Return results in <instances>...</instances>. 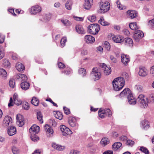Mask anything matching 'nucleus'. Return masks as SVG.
I'll use <instances>...</instances> for the list:
<instances>
[{"label": "nucleus", "instance_id": "13", "mask_svg": "<svg viewBox=\"0 0 154 154\" xmlns=\"http://www.w3.org/2000/svg\"><path fill=\"white\" fill-rule=\"evenodd\" d=\"M121 61L125 65H127L130 61V57L128 55L124 54L121 55Z\"/></svg>", "mask_w": 154, "mask_h": 154}, {"label": "nucleus", "instance_id": "51", "mask_svg": "<svg viewBox=\"0 0 154 154\" xmlns=\"http://www.w3.org/2000/svg\"><path fill=\"white\" fill-rule=\"evenodd\" d=\"M23 108L25 109L28 110L29 108V104L27 102H24L22 104Z\"/></svg>", "mask_w": 154, "mask_h": 154}, {"label": "nucleus", "instance_id": "7", "mask_svg": "<svg viewBox=\"0 0 154 154\" xmlns=\"http://www.w3.org/2000/svg\"><path fill=\"white\" fill-rule=\"evenodd\" d=\"M143 36L144 34L142 31L139 30H136L134 32V38L136 42H138Z\"/></svg>", "mask_w": 154, "mask_h": 154}, {"label": "nucleus", "instance_id": "9", "mask_svg": "<svg viewBox=\"0 0 154 154\" xmlns=\"http://www.w3.org/2000/svg\"><path fill=\"white\" fill-rule=\"evenodd\" d=\"M16 119V124L19 127H21L24 125V119L22 115L20 114L17 115Z\"/></svg>", "mask_w": 154, "mask_h": 154}, {"label": "nucleus", "instance_id": "53", "mask_svg": "<svg viewBox=\"0 0 154 154\" xmlns=\"http://www.w3.org/2000/svg\"><path fill=\"white\" fill-rule=\"evenodd\" d=\"M122 76L123 78H124L125 79L128 80L129 79L130 77L129 75L127 73L124 72L122 73Z\"/></svg>", "mask_w": 154, "mask_h": 154}, {"label": "nucleus", "instance_id": "60", "mask_svg": "<svg viewBox=\"0 0 154 154\" xmlns=\"http://www.w3.org/2000/svg\"><path fill=\"white\" fill-rule=\"evenodd\" d=\"M63 109L65 113L66 114H69L70 113V112L69 109L66 107H63Z\"/></svg>", "mask_w": 154, "mask_h": 154}, {"label": "nucleus", "instance_id": "36", "mask_svg": "<svg viewBox=\"0 0 154 154\" xmlns=\"http://www.w3.org/2000/svg\"><path fill=\"white\" fill-rule=\"evenodd\" d=\"M7 74L6 71L2 68H0V76L3 78L7 76Z\"/></svg>", "mask_w": 154, "mask_h": 154}, {"label": "nucleus", "instance_id": "11", "mask_svg": "<svg viewBox=\"0 0 154 154\" xmlns=\"http://www.w3.org/2000/svg\"><path fill=\"white\" fill-rule=\"evenodd\" d=\"M40 130L39 127L36 125H33L29 129V132L31 134H35L38 133Z\"/></svg>", "mask_w": 154, "mask_h": 154}, {"label": "nucleus", "instance_id": "22", "mask_svg": "<svg viewBox=\"0 0 154 154\" xmlns=\"http://www.w3.org/2000/svg\"><path fill=\"white\" fill-rule=\"evenodd\" d=\"M75 29L76 32L79 34H84L85 33V31L82 25H77L76 26Z\"/></svg>", "mask_w": 154, "mask_h": 154}, {"label": "nucleus", "instance_id": "50", "mask_svg": "<svg viewBox=\"0 0 154 154\" xmlns=\"http://www.w3.org/2000/svg\"><path fill=\"white\" fill-rule=\"evenodd\" d=\"M103 111L105 112L104 113L106 115L108 116H111L112 112L109 109H103Z\"/></svg>", "mask_w": 154, "mask_h": 154}, {"label": "nucleus", "instance_id": "45", "mask_svg": "<svg viewBox=\"0 0 154 154\" xmlns=\"http://www.w3.org/2000/svg\"><path fill=\"white\" fill-rule=\"evenodd\" d=\"M104 46L107 51H109L110 49V45L107 42H105L104 44Z\"/></svg>", "mask_w": 154, "mask_h": 154}, {"label": "nucleus", "instance_id": "32", "mask_svg": "<svg viewBox=\"0 0 154 154\" xmlns=\"http://www.w3.org/2000/svg\"><path fill=\"white\" fill-rule=\"evenodd\" d=\"M73 2L72 1L68 0L65 4V7L67 9L70 10L72 9Z\"/></svg>", "mask_w": 154, "mask_h": 154}, {"label": "nucleus", "instance_id": "2", "mask_svg": "<svg viewBox=\"0 0 154 154\" xmlns=\"http://www.w3.org/2000/svg\"><path fill=\"white\" fill-rule=\"evenodd\" d=\"M137 104L142 108H145L148 106V98L143 94H140L137 99Z\"/></svg>", "mask_w": 154, "mask_h": 154}, {"label": "nucleus", "instance_id": "37", "mask_svg": "<svg viewBox=\"0 0 154 154\" xmlns=\"http://www.w3.org/2000/svg\"><path fill=\"white\" fill-rule=\"evenodd\" d=\"M31 103L35 106H37L39 103L38 100L35 97H33L31 101Z\"/></svg>", "mask_w": 154, "mask_h": 154}, {"label": "nucleus", "instance_id": "58", "mask_svg": "<svg viewBox=\"0 0 154 154\" xmlns=\"http://www.w3.org/2000/svg\"><path fill=\"white\" fill-rule=\"evenodd\" d=\"M4 56V52L2 51V47L0 46V60L2 59Z\"/></svg>", "mask_w": 154, "mask_h": 154}, {"label": "nucleus", "instance_id": "57", "mask_svg": "<svg viewBox=\"0 0 154 154\" xmlns=\"http://www.w3.org/2000/svg\"><path fill=\"white\" fill-rule=\"evenodd\" d=\"M110 59L111 61L113 63H116L117 62L116 59L113 55H111L110 56Z\"/></svg>", "mask_w": 154, "mask_h": 154}, {"label": "nucleus", "instance_id": "62", "mask_svg": "<svg viewBox=\"0 0 154 154\" xmlns=\"http://www.w3.org/2000/svg\"><path fill=\"white\" fill-rule=\"evenodd\" d=\"M58 66L60 68H64L65 67V65L61 62H58Z\"/></svg>", "mask_w": 154, "mask_h": 154}, {"label": "nucleus", "instance_id": "44", "mask_svg": "<svg viewBox=\"0 0 154 154\" xmlns=\"http://www.w3.org/2000/svg\"><path fill=\"white\" fill-rule=\"evenodd\" d=\"M67 39L66 37H64L61 40L60 45L61 47L62 48L64 46L65 44V43L66 42Z\"/></svg>", "mask_w": 154, "mask_h": 154}, {"label": "nucleus", "instance_id": "52", "mask_svg": "<svg viewBox=\"0 0 154 154\" xmlns=\"http://www.w3.org/2000/svg\"><path fill=\"white\" fill-rule=\"evenodd\" d=\"M88 20L92 22H94L96 20V17L95 15L89 16L88 18Z\"/></svg>", "mask_w": 154, "mask_h": 154}, {"label": "nucleus", "instance_id": "31", "mask_svg": "<svg viewBox=\"0 0 154 154\" xmlns=\"http://www.w3.org/2000/svg\"><path fill=\"white\" fill-rule=\"evenodd\" d=\"M131 93V91L128 88H126L123 91L121 92L120 95L121 96L123 95H127L130 94Z\"/></svg>", "mask_w": 154, "mask_h": 154}, {"label": "nucleus", "instance_id": "47", "mask_svg": "<svg viewBox=\"0 0 154 154\" xmlns=\"http://www.w3.org/2000/svg\"><path fill=\"white\" fill-rule=\"evenodd\" d=\"M134 144V142L130 140H128L126 142V145L130 146H132Z\"/></svg>", "mask_w": 154, "mask_h": 154}, {"label": "nucleus", "instance_id": "48", "mask_svg": "<svg viewBox=\"0 0 154 154\" xmlns=\"http://www.w3.org/2000/svg\"><path fill=\"white\" fill-rule=\"evenodd\" d=\"M11 150L14 154H18L19 153V149L15 146H13L11 148Z\"/></svg>", "mask_w": 154, "mask_h": 154}, {"label": "nucleus", "instance_id": "10", "mask_svg": "<svg viewBox=\"0 0 154 154\" xmlns=\"http://www.w3.org/2000/svg\"><path fill=\"white\" fill-rule=\"evenodd\" d=\"M12 119L9 116H7L4 118L2 125L4 127H7L12 123Z\"/></svg>", "mask_w": 154, "mask_h": 154}, {"label": "nucleus", "instance_id": "42", "mask_svg": "<svg viewBox=\"0 0 154 154\" xmlns=\"http://www.w3.org/2000/svg\"><path fill=\"white\" fill-rule=\"evenodd\" d=\"M42 117V116L40 112H37V118L41 123H42L43 122Z\"/></svg>", "mask_w": 154, "mask_h": 154}, {"label": "nucleus", "instance_id": "63", "mask_svg": "<svg viewBox=\"0 0 154 154\" xmlns=\"http://www.w3.org/2000/svg\"><path fill=\"white\" fill-rule=\"evenodd\" d=\"M151 74L154 77V65L152 66L150 69Z\"/></svg>", "mask_w": 154, "mask_h": 154}, {"label": "nucleus", "instance_id": "56", "mask_svg": "<svg viewBox=\"0 0 154 154\" xmlns=\"http://www.w3.org/2000/svg\"><path fill=\"white\" fill-rule=\"evenodd\" d=\"M69 154H80V152L77 150L72 149L70 151Z\"/></svg>", "mask_w": 154, "mask_h": 154}, {"label": "nucleus", "instance_id": "14", "mask_svg": "<svg viewBox=\"0 0 154 154\" xmlns=\"http://www.w3.org/2000/svg\"><path fill=\"white\" fill-rule=\"evenodd\" d=\"M15 78L16 80L19 81H26L27 80V77L23 74H17L15 75Z\"/></svg>", "mask_w": 154, "mask_h": 154}, {"label": "nucleus", "instance_id": "15", "mask_svg": "<svg viewBox=\"0 0 154 154\" xmlns=\"http://www.w3.org/2000/svg\"><path fill=\"white\" fill-rule=\"evenodd\" d=\"M113 41L117 43H121L123 42L124 38L121 35H114L112 37Z\"/></svg>", "mask_w": 154, "mask_h": 154}, {"label": "nucleus", "instance_id": "55", "mask_svg": "<svg viewBox=\"0 0 154 154\" xmlns=\"http://www.w3.org/2000/svg\"><path fill=\"white\" fill-rule=\"evenodd\" d=\"M128 102L130 104L132 105H134L136 103L137 100L135 99V98L131 99L130 100V101H128Z\"/></svg>", "mask_w": 154, "mask_h": 154}, {"label": "nucleus", "instance_id": "8", "mask_svg": "<svg viewBox=\"0 0 154 154\" xmlns=\"http://www.w3.org/2000/svg\"><path fill=\"white\" fill-rule=\"evenodd\" d=\"M42 8L40 6L38 5H35L32 6L30 9V12L33 15H35L41 12Z\"/></svg>", "mask_w": 154, "mask_h": 154}, {"label": "nucleus", "instance_id": "49", "mask_svg": "<svg viewBox=\"0 0 154 154\" xmlns=\"http://www.w3.org/2000/svg\"><path fill=\"white\" fill-rule=\"evenodd\" d=\"M3 65L5 67H9L10 66L9 62L6 59H4L3 60Z\"/></svg>", "mask_w": 154, "mask_h": 154}, {"label": "nucleus", "instance_id": "26", "mask_svg": "<svg viewBox=\"0 0 154 154\" xmlns=\"http://www.w3.org/2000/svg\"><path fill=\"white\" fill-rule=\"evenodd\" d=\"M16 67L17 70L19 72H21L25 69L24 66L21 63H18L16 64Z\"/></svg>", "mask_w": 154, "mask_h": 154}, {"label": "nucleus", "instance_id": "24", "mask_svg": "<svg viewBox=\"0 0 154 154\" xmlns=\"http://www.w3.org/2000/svg\"><path fill=\"white\" fill-rule=\"evenodd\" d=\"M52 146L54 149L59 151H63L64 149V147L55 143H53Z\"/></svg>", "mask_w": 154, "mask_h": 154}, {"label": "nucleus", "instance_id": "23", "mask_svg": "<svg viewBox=\"0 0 154 154\" xmlns=\"http://www.w3.org/2000/svg\"><path fill=\"white\" fill-rule=\"evenodd\" d=\"M44 129L47 134H52L54 131L52 128L48 125H45L44 127Z\"/></svg>", "mask_w": 154, "mask_h": 154}, {"label": "nucleus", "instance_id": "18", "mask_svg": "<svg viewBox=\"0 0 154 154\" xmlns=\"http://www.w3.org/2000/svg\"><path fill=\"white\" fill-rule=\"evenodd\" d=\"M8 134L10 136H12L16 133V129L15 127L11 126L7 129Z\"/></svg>", "mask_w": 154, "mask_h": 154}, {"label": "nucleus", "instance_id": "27", "mask_svg": "<svg viewBox=\"0 0 154 154\" xmlns=\"http://www.w3.org/2000/svg\"><path fill=\"white\" fill-rule=\"evenodd\" d=\"M125 42L126 45L130 47H132L133 45V41L132 39L130 38H126L125 39Z\"/></svg>", "mask_w": 154, "mask_h": 154}, {"label": "nucleus", "instance_id": "64", "mask_svg": "<svg viewBox=\"0 0 154 154\" xmlns=\"http://www.w3.org/2000/svg\"><path fill=\"white\" fill-rule=\"evenodd\" d=\"M149 100L151 102H154V94H152L150 95Z\"/></svg>", "mask_w": 154, "mask_h": 154}, {"label": "nucleus", "instance_id": "61", "mask_svg": "<svg viewBox=\"0 0 154 154\" xmlns=\"http://www.w3.org/2000/svg\"><path fill=\"white\" fill-rule=\"evenodd\" d=\"M14 103L17 105H19L21 103V101L19 99L14 100Z\"/></svg>", "mask_w": 154, "mask_h": 154}, {"label": "nucleus", "instance_id": "3", "mask_svg": "<svg viewBox=\"0 0 154 154\" xmlns=\"http://www.w3.org/2000/svg\"><path fill=\"white\" fill-rule=\"evenodd\" d=\"M110 8V5L107 2H100V9L98 11V13L101 14H104L107 12Z\"/></svg>", "mask_w": 154, "mask_h": 154}, {"label": "nucleus", "instance_id": "30", "mask_svg": "<svg viewBox=\"0 0 154 154\" xmlns=\"http://www.w3.org/2000/svg\"><path fill=\"white\" fill-rule=\"evenodd\" d=\"M54 114L56 118L60 120L62 119L63 116L61 112H60L54 111Z\"/></svg>", "mask_w": 154, "mask_h": 154}, {"label": "nucleus", "instance_id": "29", "mask_svg": "<svg viewBox=\"0 0 154 154\" xmlns=\"http://www.w3.org/2000/svg\"><path fill=\"white\" fill-rule=\"evenodd\" d=\"M100 143L102 146H105L109 143V140L108 138L104 137L102 139Z\"/></svg>", "mask_w": 154, "mask_h": 154}, {"label": "nucleus", "instance_id": "54", "mask_svg": "<svg viewBox=\"0 0 154 154\" xmlns=\"http://www.w3.org/2000/svg\"><path fill=\"white\" fill-rule=\"evenodd\" d=\"M9 85L12 88H14L15 86V82L14 80H11L9 81Z\"/></svg>", "mask_w": 154, "mask_h": 154}, {"label": "nucleus", "instance_id": "43", "mask_svg": "<svg viewBox=\"0 0 154 154\" xmlns=\"http://www.w3.org/2000/svg\"><path fill=\"white\" fill-rule=\"evenodd\" d=\"M79 72L83 77L86 74V71L85 69L82 68L79 69Z\"/></svg>", "mask_w": 154, "mask_h": 154}, {"label": "nucleus", "instance_id": "33", "mask_svg": "<svg viewBox=\"0 0 154 154\" xmlns=\"http://www.w3.org/2000/svg\"><path fill=\"white\" fill-rule=\"evenodd\" d=\"M122 145L121 143L119 142L116 143L112 145V148L115 150H117L120 148Z\"/></svg>", "mask_w": 154, "mask_h": 154}, {"label": "nucleus", "instance_id": "19", "mask_svg": "<svg viewBox=\"0 0 154 154\" xmlns=\"http://www.w3.org/2000/svg\"><path fill=\"white\" fill-rule=\"evenodd\" d=\"M85 2L84 5V8L86 10H89L91 8L93 4V0H85Z\"/></svg>", "mask_w": 154, "mask_h": 154}, {"label": "nucleus", "instance_id": "25", "mask_svg": "<svg viewBox=\"0 0 154 154\" xmlns=\"http://www.w3.org/2000/svg\"><path fill=\"white\" fill-rule=\"evenodd\" d=\"M20 85L22 89L24 90L28 89L30 86L29 83L25 82H22Z\"/></svg>", "mask_w": 154, "mask_h": 154}, {"label": "nucleus", "instance_id": "20", "mask_svg": "<svg viewBox=\"0 0 154 154\" xmlns=\"http://www.w3.org/2000/svg\"><path fill=\"white\" fill-rule=\"evenodd\" d=\"M68 123L72 127H74L77 126L75 119L73 117H71L69 118Z\"/></svg>", "mask_w": 154, "mask_h": 154}, {"label": "nucleus", "instance_id": "34", "mask_svg": "<svg viewBox=\"0 0 154 154\" xmlns=\"http://www.w3.org/2000/svg\"><path fill=\"white\" fill-rule=\"evenodd\" d=\"M141 124L143 128L145 129H147L149 127V122L146 120L142 121Z\"/></svg>", "mask_w": 154, "mask_h": 154}, {"label": "nucleus", "instance_id": "28", "mask_svg": "<svg viewBox=\"0 0 154 154\" xmlns=\"http://www.w3.org/2000/svg\"><path fill=\"white\" fill-rule=\"evenodd\" d=\"M129 27L131 29L133 30H136L139 28V26L137 25L136 22L130 23Z\"/></svg>", "mask_w": 154, "mask_h": 154}, {"label": "nucleus", "instance_id": "4", "mask_svg": "<svg viewBox=\"0 0 154 154\" xmlns=\"http://www.w3.org/2000/svg\"><path fill=\"white\" fill-rule=\"evenodd\" d=\"M100 29V26L97 24H92L89 26L88 28V31L90 34H97Z\"/></svg>", "mask_w": 154, "mask_h": 154}, {"label": "nucleus", "instance_id": "41", "mask_svg": "<svg viewBox=\"0 0 154 154\" xmlns=\"http://www.w3.org/2000/svg\"><path fill=\"white\" fill-rule=\"evenodd\" d=\"M140 151L146 154H149V151L148 149L146 147L143 146H141L139 149Z\"/></svg>", "mask_w": 154, "mask_h": 154}, {"label": "nucleus", "instance_id": "6", "mask_svg": "<svg viewBox=\"0 0 154 154\" xmlns=\"http://www.w3.org/2000/svg\"><path fill=\"white\" fill-rule=\"evenodd\" d=\"M60 128L62 135L64 136H70L72 134V131L70 129L64 125H60Z\"/></svg>", "mask_w": 154, "mask_h": 154}, {"label": "nucleus", "instance_id": "5", "mask_svg": "<svg viewBox=\"0 0 154 154\" xmlns=\"http://www.w3.org/2000/svg\"><path fill=\"white\" fill-rule=\"evenodd\" d=\"M91 75L94 80H99L101 77V74L100 71L97 68H94L92 69Z\"/></svg>", "mask_w": 154, "mask_h": 154}, {"label": "nucleus", "instance_id": "40", "mask_svg": "<svg viewBox=\"0 0 154 154\" xmlns=\"http://www.w3.org/2000/svg\"><path fill=\"white\" fill-rule=\"evenodd\" d=\"M104 112H105L103 111V109L102 108H100L98 112L99 117L101 118H103L105 117V115H106Z\"/></svg>", "mask_w": 154, "mask_h": 154}, {"label": "nucleus", "instance_id": "38", "mask_svg": "<svg viewBox=\"0 0 154 154\" xmlns=\"http://www.w3.org/2000/svg\"><path fill=\"white\" fill-rule=\"evenodd\" d=\"M99 23L102 26H105L108 25L109 24V23L106 21L103 17H101L99 21Z\"/></svg>", "mask_w": 154, "mask_h": 154}, {"label": "nucleus", "instance_id": "21", "mask_svg": "<svg viewBox=\"0 0 154 154\" xmlns=\"http://www.w3.org/2000/svg\"><path fill=\"white\" fill-rule=\"evenodd\" d=\"M85 41L88 43L92 44L95 41L94 38L91 35H86L85 37Z\"/></svg>", "mask_w": 154, "mask_h": 154}, {"label": "nucleus", "instance_id": "1", "mask_svg": "<svg viewBox=\"0 0 154 154\" xmlns=\"http://www.w3.org/2000/svg\"><path fill=\"white\" fill-rule=\"evenodd\" d=\"M125 80L122 77L115 78L112 82V85L114 90L118 91L121 90L125 85Z\"/></svg>", "mask_w": 154, "mask_h": 154}, {"label": "nucleus", "instance_id": "35", "mask_svg": "<svg viewBox=\"0 0 154 154\" xmlns=\"http://www.w3.org/2000/svg\"><path fill=\"white\" fill-rule=\"evenodd\" d=\"M61 21L63 24L66 26H70L72 24L67 19H62Z\"/></svg>", "mask_w": 154, "mask_h": 154}, {"label": "nucleus", "instance_id": "16", "mask_svg": "<svg viewBox=\"0 0 154 154\" xmlns=\"http://www.w3.org/2000/svg\"><path fill=\"white\" fill-rule=\"evenodd\" d=\"M126 13L129 17L131 19H134L137 16V12L135 11L128 10Z\"/></svg>", "mask_w": 154, "mask_h": 154}, {"label": "nucleus", "instance_id": "39", "mask_svg": "<svg viewBox=\"0 0 154 154\" xmlns=\"http://www.w3.org/2000/svg\"><path fill=\"white\" fill-rule=\"evenodd\" d=\"M117 7L120 10L124 9L126 8V7L122 5L119 0H117L116 2Z\"/></svg>", "mask_w": 154, "mask_h": 154}, {"label": "nucleus", "instance_id": "59", "mask_svg": "<svg viewBox=\"0 0 154 154\" xmlns=\"http://www.w3.org/2000/svg\"><path fill=\"white\" fill-rule=\"evenodd\" d=\"M148 25L154 28V18L149 22Z\"/></svg>", "mask_w": 154, "mask_h": 154}, {"label": "nucleus", "instance_id": "17", "mask_svg": "<svg viewBox=\"0 0 154 154\" xmlns=\"http://www.w3.org/2000/svg\"><path fill=\"white\" fill-rule=\"evenodd\" d=\"M148 73V70L145 67H143L140 68L139 72V75L140 76L142 77L146 76L147 75Z\"/></svg>", "mask_w": 154, "mask_h": 154}, {"label": "nucleus", "instance_id": "46", "mask_svg": "<svg viewBox=\"0 0 154 154\" xmlns=\"http://www.w3.org/2000/svg\"><path fill=\"white\" fill-rule=\"evenodd\" d=\"M35 134H31V138L32 140L34 142L36 141L39 139L38 137Z\"/></svg>", "mask_w": 154, "mask_h": 154}, {"label": "nucleus", "instance_id": "12", "mask_svg": "<svg viewBox=\"0 0 154 154\" xmlns=\"http://www.w3.org/2000/svg\"><path fill=\"white\" fill-rule=\"evenodd\" d=\"M103 70L104 73L106 75H109L111 72V69L110 67L107 66L105 63H102L100 65Z\"/></svg>", "mask_w": 154, "mask_h": 154}]
</instances>
